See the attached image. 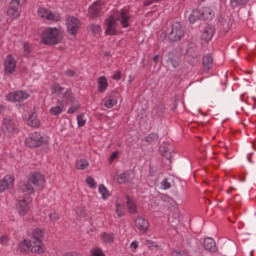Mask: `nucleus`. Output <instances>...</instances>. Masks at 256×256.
Masks as SVG:
<instances>
[{"instance_id": "nucleus-22", "label": "nucleus", "mask_w": 256, "mask_h": 256, "mask_svg": "<svg viewBox=\"0 0 256 256\" xmlns=\"http://www.w3.org/2000/svg\"><path fill=\"white\" fill-rule=\"evenodd\" d=\"M132 174H133V171L131 170L124 171L118 176L117 178L118 183H120V185H123L124 183H131V181L133 180V177H131Z\"/></svg>"}, {"instance_id": "nucleus-12", "label": "nucleus", "mask_w": 256, "mask_h": 256, "mask_svg": "<svg viewBox=\"0 0 256 256\" xmlns=\"http://www.w3.org/2000/svg\"><path fill=\"white\" fill-rule=\"evenodd\" d=\"M64 93L70 94V99H68V102H66V105H71V107L68 109L67 113L70 115H73V113H77L81 109V104H79V100L73 96V92L71 90H67Z\"/></svg>"}, {"instance_id": "nucleus-33", "label": "nucleus", "mask_w": 256, "mask_h": 256, "mask_svg": "<svg viewBox=\"0 0 256 256\" xmlns=\"http://www.w3.org/2000/svg\"><path fill=\"white\" fill-rule=\"evenodd\" d=\"M87 167H89V161L85 159H80L76 161V169H78L79 171H84V169H87Z\"/></svg>"}, {"instance_id": "nucleus-9", "label": "nucleus", "mask_w": 256, "mask_h": 256, "mask_svg": "<svg viewBox=\"0 0 256 256\" xmlns=\"http://www.w3.org/2000/svg\"><path fill=\"white\" fill-rule=\"evenodd\" d=\"M218 27L221 35L228 33L231 27H233V18L229 15L221 16L218 21Z\"/></svg>"}, {"instance_id": "nucleus-36", "label": "nucleus", "mask_w": 256, "mask_h": 256, "mask_svg": "<svg viewBox=\"0 0 256 256\" xmlns=\"http://www.w3.org/2000/svg\"><path fill=\"white\" fill-rule=\"evenodd\" d=\"M98 191L102 195L103 199H108L109 197H111V193H109V190L103 184L99 185Z\"/></svg>"}, {"instance_id": "nucleus-5", "label": "nucleus", "mask_w": 256, "mask_h": 256, "mask_svg": "<svg viewBox=\"0 0 256 256\" xmlns=\"http://www.w3.org/2000/svg\"><path fill=\"white\" fill-rule=\"evenodd\" d=\"M183 37H185V28H183V25L179 22L174 23L168 34L169 41H171V43H176L177 41H181Z\"/></svg>"}, {"instance_id": "nucleus-24", "label": "nucleus", "mask_w": 256, "mask_h": 256, "mask_svg": "<svg viewBox=\"0 0 256 256\" xmlns=\"http://www.w3.org/2000/svg\"><path fill=\"white\" fill-rule=\"evenodd\" d=\"M200 15L202 19L211 21L215 17V12L210 7H203L200 9Z\"/></svg>"}, {"instance_id": "nucleus-63", "label": "nucleus", "mask_w": 256, "mask_h": 256, "mask_svg": "<svg viewBox=\"0 0 256 256\" xmlns=\"http://www.w3.org/2000/svg\"><path fill=\"white\" fill-rule=\"evenodd\" d=\"M234 189H235V188L230 187V188L227 190L228 195H231V191H233Z\"/></svg>"}, {"instance_id": "nucleus-26", "label": "nucleus", "mask_w": 256, "mask_h": 256, "mask_svg": "<svg viewBox=\"0 0 256 256\" xmlns=\"http://www.w3.org/2000/svg\"><path fill=\"white\" fill-rule=\"evenodd\" d=\"M166 63L168 67H173V69H177V67H179V60L177 59V56L173 55V53H168Z\"/></svg>"}, {"instance_id": "nucleus-61", "label": "nucleus", "mask_w": 256, "mask_h": 256, "mask_svg": "<svg viewBox=\"0 0 256 256\" xmlns=\"http://www.w3.org/2000/svg\"><path fill=\"white\" fill-rule=\"evenodd\" d=\"M152 61L155 63V65H157L159 63V55H155Z\"/></svg>"}, {"instance_id": "nucleus-50", "label": "nucleus", "mask_w": 256, "mask_h": 256, "mask_svg": "<svg viewBox=\"0 0 256 256\" xmlns=\"http://www.w3.org/2000/svg\"><path fill=\"white\" fill-rule=\"evenodd\" d=\"M162 186L164 189H171V183H169V179L165 178L162 181Z\"/></svg>"}, {"instance_id": "nucleus-30", "label": "nucleus", "mask_w": 256, "mask_h": 256, "mask_svg": "<svg viewBox=\"0 0 256 256\" xmlns=\"http://www.w3.org/2000/svg\"><path fill=\"white\" fill-rule=\"evenodd\" d=\"M127 202V208L129 213H131L132 215H135V213H137V205L135 204V201H133V199H131L129 196L126 197Z\"/></svg>"}, {"instance_id": "nucleus-18", "label": "nucleus", "mask_w": 256, "mask_h": 256, "mask_svg": "<svg viewBox=\"0 0 256 256\" xmlns=\"http://www.w3.org/2000/svg\"><path fill=\"white\" fill-rule=\"evenodd\" d=\"M4 67L6 73H15V69H17V62L15 61V58L11 55H8L5 60Z\"/></svg>"}, {"instance_id": "nucleus-13", "label": "nucleus", "mask_w": 256, "mask_h": 256, "mask_svg": "<svg viewBox=\"0 0 256 256\" xmlns=\"http://www.w3.org/2000/svg\"><path fill=\"white\" fill-rule=\"evenodd\" d=\"M26 99H29V94L23 90L11 92L8 95V101H11L12 103H22V101H25Z\"/></svg>"}, {"instance_id": "nucleus-39", "label": "nucleus", "mask_w": 256, "mask_h": 256, "mask_svg": "<svg viewBox=\"0 0 256 256\" xmlns=\"http://www.w3.org/2000/svg\"><path fill=\"white\" fill-rule=\"evenodd\" d=\"M114 239L115 238L113 237V234L105 232L102 234V240L104 241V243H113Z\"/></svg>"}, {"instance_id": "nucleus-53", "label": "nucleus", "mask_w": 256, "mask_h": 256, "mask_svg": "<svg viewBox=\"0 0 256 256\" xmlns=\"http://www.w3.org/2000/svg\"><path fill=\"white\" fill-rule=\"evenodd\" d=\"M118 155H119V152H117V151L113 152L108 159L109 163H112L113 161H115V159H117Z\"/></svg>"}, {"instance_id": "nucleus-60", "label": "nucleus", "mask_w": 256, "mask_h": 256, "mask_svg": "<svg viewBox=\"0 0 256 256\" xmlns=\"http://www.w3.org/2000/svg\"><path fill=\"white\" fill-rule=\"evenodd\" d=\"M130 247H131V249H138V247H139V243H137V242H132L131 244H130Z\"/></svg>"}, {"instance_id": "nucleus-19", "label": "nucleus", "mask_w": 256, "mask_h": 256, "mask_svg": "<svg viewBox=\"0 0 256 256\" xmlns=\"http://www.w3.org/2000/svg\"><path fill=\"white\" fill-rule=\"evenodd\" d=\"M135 226L137 227V229H139L141 233H147L149 229V221H147V219H145L144 217H138L135 220Z\"/></svg>"}, {"instance_id": "nucleus-27", "label": "nucleus", "mask_w": 256, "mask_h": 256, "mask_svg": "<svg viewBox=\"0 0 256 256\" xmlns=\"http://www.w3.org/2000/svg\"><path fill=\"white\" fill-rule=\"evenodd\" d=\"M27 125L37 128L40 125L39 119H37V113L33 112L27 119Z\"/></svg>"}, {"instance_id": "nucleus-58", "label": "nucleus", "mask_w": 256, "mask_h": 256, "mask_svg": "<svg viewBox=\"0 0 256 256\" xmlns=\"http://www.w3.org/2000/svg\"><path fill=\"white\" fill-rule=\"evenodd\" d=\"M67 77H75V70H68L65 72Z\"/></svg>"}, {"instance_id": "nucleus-51", "label": "nucleus", "mask_w": 256, "mask_h": 256, "mask_svg": "<svg viewBox=\"0 0 256 256\" xmlns=\"http://www.w3.org/2000/svg\"><path fill=\"white\" fill-rule=\"evenodd\" d=\"M77 215H80V217H87V212L83 208H77L76 209Z\"/></svg>"}, {"instance_id": "nucleus-20", "label": "nucleus", "mask_w": 256, "mask_h": 256, "mask_svg": "<svg viewBox=\"0 0 256 256\" xmlns=\"http://www.w3.org/2000/svg\"><path fill=\"white\" fill-rule=\"evenodd\" d=\"M203 247L206 251H209V253H216L217 251V243H215V240L211 237L204 239Z\"/></svg>"}, {"instance_id": "nucleus-6", "label": "nucleus", "mask_w": 256, "mask_h": 256, "mask_svg": "<svg viewBox=\"0 0 256 256\" xmlns=\"http://www.w3.org/2000/svg\"><path fill=\"white\" fill-rule=\"evenodd\" d=\"M47 141V138L43 137L39 132H34L30 137L26 138L25 143L31 149H37V147L45 145Z\"/></svg>"}, {"instance_id": "nucleus-54", "label": "nucleus", "mask_w": 256, "mask_h": 256, "mask_svg": "<svg viewBox=\"0 0 256 256\" xmlns=\"http://www.w3.org/2000/svg\"><path fill=\"white\" fill-rule=\"evenodd\" d=\"M8 241H9V237L7 235L1 236L0 245H7Z\"/></svg>"}, {"instance_id": "nucleus-28", "label": "nucleus", "mask_w": 256, "mask_h": 256, "mask_svg": "<svg viewBox=\"0 0 256 256\" xmlns=\"http://www.w3.org/2000/svg\"><path fill=\"white\" fill-rule=\"evenodd\" d=\"M26 249L32 253H43V242H32L31 247H26Z\"/></svg>"}, {"instance_id": "nucleus-34", "label": "nucleus", "mask_w": 256, "mask_h": 256, "mask_svg": "<svg viewBox=\"0 0 256 256\" xmlns=\"http://www.w3.org/2000/svg\"><path fill=\"white\" fill-rule=\"evenodd\" d=\"M87 29L92 35H99L101 33V25L99 24H90Z\"/></svg>"}, {"instance_id": "nucleus-52", "label": "nucleus", "mask_w": 256, "mask_h": 256, "mask_svg": "<svg viewBox=\"0 0 256 256\" xmlns=\"http://www.w3.org/2000/svg\"><path fill=\"white\" fill-rule=\"evenodd\" d=\"M50 221H59V214L56 212H53L49 214Z\"/></svg>"}, {"instance_id": "nucleus-40", "label": "nucleus", "mask_w": 256, "mask_h": 256, "mask_svg": "<svg viewBox=\"0 0 256 256\" xmlns=\"http://www.w3.org/2000/svg\"><path fill=\"white\" fill-rule=\"evenodd\" d=\"M117 105V100L113 98H109L105 101L104 106L107 107V109H111Z\"/></svg>"}, {"instance_id": "nucleus-64", "label": "nucleus", "mask_w": 256, "mask_h": 256, "mask_svg": "<svg viewBox=\"0 0 256 256\" xmlns=\"http://www.w3.org/2000/svg\"><path fill=\"white\" fill-rule=\"evenodd\" d=\"M247 147L248 149H251V147H253V144H249Z\"/></svg>"}, {"instance_id": "nucleus-2", "label": "nucleus", "mask_w": 256, "mask_h": 256, "mask_svg": "<svg viewBox=\"0 0 256 256\" xmlns=\"http://www.w3.org/2000/svg\"><path fill=\"white\" fill-rule=\"evenodd\" d=\"M45 183V176L41 173H34L29 178L26 184L22 186V191L27 195L35 193V187H41Z\"/></svg>"}, {"instance_id": "nucleus-11", "label": "nucleus", "mask_w": 256, "mask_h": 256, "mask_svg": "<svg viewBox=\"0 0 256 256\" xmlns=\"http://www.w3.org/2000/svg\"><path fill=\"white\" fill-rule=\"evenodd\" d=\"M32 201L33 200L28 196H26L25 198L20 199L18 201V203L16 204V209H17L19 215L23 216V215H27V213H29V209H30L29 204Z\"/></svg>"}, {"instance_id": "nucleus-37", "label": "nucleus", "mask_w": 256, "mask_h": 256, "mask_svg": "<svg viewBox=\"0 0 256 256\" xmlns=\"http://www.w3.org/2000/svg\"><path fill=\"white\" fill-rule=\"evenodd\" d=\"M168 223H170L172 227H177V225H179V213H174L173 217L168 218Z\"/></svg>"}, {"instance_id": "nucleus-57", "label": "nucleus", "mask_w": 256, "mask_h": 256, "mask_svg": "<svg viewBox=\"0 0 256 256\" xmlns=\"http://www.w3.org/2000/svg\"><path fill=\"white\" fill-rule=\"evenodd\" d=\"M116 214L118 215V217H123L125 214H123V212H121V210H119V204H116Z\"/></svg>"}, {"instance_id": "nucleus-8", "label": "nucleus", "mask_w": 256, "mask_h": 256, "mask_svg": "<svg viewBox=\"0 0 256 256\" xmlns=\"http://www.w3.org/2000/svg\"><path fill=\"white\" fill-rule=\"evenodd\" d=\"M66 26L69 35H77L79 28L81 27V21L75 18V16H68L66 18Z\"/></svg>"}, {"instance_id": "nucleus-17", "label": "nucleus", "mask_w": 256, "mask_h": 256, "mask_svg": "<svg viewBox=\"0 0 256 256\" xmlns=\"http://www.w3.org/2000/svg\"><path fill=\"white\" fill-rule=\"evenodd\" d=\"M214 35H215V26L209 24L204 28L201 35V39L206 43H209V41L213 39Z\"/></svg>"}, {"instance_id": "nucleus-16", "label": "nucleus", "mask_w": 256, "mask_h": 256, "mask_svg": "<svg viewBox=\"0 0 256 256\" xmlns=\"http://www.w3.org/2000/svg\"><path fill=\"white\" fill-rule=\"evenodd\" d=\"M103 7V2H94L92 6L89 7L88 13L91 19H97L101 15V9Z\"/></svg>"}, {"instance_id": "nucleus-21", "label": "nucleus", "mask_w": 256, "mask_h": 256, "mask_svg": "<svg viewBox=\"0 0 256 256\" xmlns=\"http://www.w3.org/2000/svg\"><path fill=\"white\" fill-rule=\"evenodd\" d=\"M13 181L15 179L12 176H5L2 181H0V193H3L6 189H11L13 187Z\"/></svg>"}, {"instance_id": "nucleus-49", "label": "nucleus", "mask_w": 256, "mask_h": 256, "mask_svg": "<svg viewBox=\"0 0 256 256\" xmlns=\"http://www.w3.org/2000/svg\"><path fill=\"white\" fill-rule=\"evenodd\" d=\"M232 7H237L238 5H244L247 3V0H230Z\"/></svg>"}, {"instance_id": "nucleus-47", "label": "nucleus", "mask_w": 256, "mask_h": 256, "mask_svg": "<svg viewBox=\"0 0 256 256\" xmlns=\"http://www.w3.org/2000/svg\"><path fill=\"white\" fill-rule=\"evenodd\" d=\"M77 121H78V127H85V123H87V120H85L83 114H80L77 116Z\"/></svg>"}, {"instance_id": "nucleus-41", "label": "nucleus", "mask_w": 256, "mask_h": 256, "mask_svg": "<svg viewBox=\"0 0 256 256\" xmlns=\"http://www.w3.org/2000/svg\"><path fill=\"white\" fill-rule=\"evenodd\" d=\"M24 55L25 57H30L31 55V44L24 42L23 43Z\"/></svg>"}, {"instance_id": "nucleus-62", "label": "nucleus", "mask_w": 256, "mask_h": 256, "mask_svg": "<svg viewBox=\"0 0 256 256\" xmlns=\"http://www.w3.org/2000/svg\"><path fill=\"white\" fill-rule=\"evenodd\" d=\"M103 55H104V57H111V52H109V51H104V52H103Z\"/></svg>"}, {"instance_id": "nucleus-14", "label": "nucleus", "mask_w": 256, "mask_h": 256, "mask_svg": "<svg viewBox=\"0 0 256 256\" xmlns=\"http://www.w3.org/2000/svg\"><path fill=\"white\" fill-rule=\"evenodd\" d=\"M117 21H119L124 29L130 26L129 21H131V14L129 10L123 8L120 10Z\"/></svg>"}, {"instance_id": "nucleus-3", "label": "nucleus", "mask_w": 256, "mask_h": 256, "mask_svg": "<svg viewBox=\"0 0 256 256\" xmlns=\"http://www.w3.org/2000/svg\"><path fill=\"white\" fill-rule=\"evenodd\" d=\"M69 99H71L70 93H63L61 98L57 100V106H53L50 108V115L57 117V115H61L63 111H65V107L67 103H69Z\"/></svg>"}, {"instance_id": "nucleus-35", "label": "nucleus", "mask_w": 256, "mask_h": 256, "mask_svg": "<svg viewBox=\"0 0 256 256\" xmlns=\"http://www.w3.org/2000/svg\"><path fill=\"white\" fill-rule=\"evenodd\" d=\"M203 65L206 69H211V65H213V56L211 54H207L203 57Z\"/></svg>"}, {"instance_id": "nucleus-44", "label": "nucleus", "mask_w": 256, "mask_h": 256, "mask_svg": "<svg viewBox=\"0 0 256 256\" xmlns=\"http://www.w3.org/2000/svg\"><path fill=\"white\" fill-rule=\"evenodd\" d=\"M189 55H191L192 59H199L201 57V53H199L197 50L190 48L188 50Z\"/></svg>"}, {"instance_id": "nucleus-55", "label": "nucleus", "mask_w": 256, "mask_h": 256, "mask_svg": "<svg viewBox=\"0 0 256 256\" xmlns=\"http://www.w3.org/2000/svg\"><path fill=\"white\" fill-rule=\"evenodd\" d=\"M161 0H145L144 5L145 7H149V5H153V3H159Z\"/></svg>"}, {"instance_id": "nucleus-15", "label": "nucleus", "mask_w": 256, "mask_h": 256, "mask_svg": "<svg viewBox=\"0 0 256 256\" xmlns=\"http://www.w3.org/2000/svg\"><path fill=\"white\" fill-rule=\"evenodd\" d=\"M106 35H116L117 34V20L115 17L110 16L108 19L105 20Z\"/></svg>"}, {"instance_id": "nucleus-32", "label": "nucleus", "mask_w": 256, "mask_h": 256, "mask_svg": "<svg viewBox=\"0 0 256 256\" xmlns=\"http://www.w3.org/2000/svg\"><path fill=\"white\" fill-rule=\"evenodd\" d=\"M199 19H202L201 10L195 9L194 11H192V13L189 16V22L196 23V21H199Z\"/></svg>"}, {"instance_id": "nucleus-43", "label": "nucleus", "mask_w": 256, "mask_h": 256, "mask_svg": "<svg viewBox=\"0 0 256 256\" xmlns=\"http://www.w3.org/2000/svg\"><path fill=\"white\" fill-rule=\"evenodd\" d=\"M157 139H159V136L155 133H151L145 138V141L147 143H153V141H157Z\"/></svg>"}, {"instance_id": "nucleus-59", "label": "nucleus", "mask_w": 256, "mask_h": 256, "mask_svg": "<svg viewBox=\"0 0 256 256\" xmlns=\"http://www.w3.org/2000/svg\"><path fill=\"white\" fill-rule=\"evenodd\" d=\"M26 0H11L10 3L14 4V5H21V3H25Z\"/></svg>"}, {"instance_id": "nucleus-56", "label": "nucleus", "mask_w": 256, "mask_h": 256, "mask_svg": "<svg viewBox=\"0 0 256 256\" xmlns=\"http://www.w3.org/2000/svg\"><path fill=\"white\" fill-rule=\"evenodd\" d=\"M112 79H114L115 81H120L121 71H116L115 74L112 76Z\"/></svg>"}, {"instance_id": "nucleus-31", "label": "nucleus", "mask_w": 256, "mask_h": 256, "mask_svg": "<svg viewBox=\"0 0 256 256\" xmlns=\"http://www.w3.org/2000/svg\"><path fill=\"white\" fill-rule=\"evenodd\" d=\"M51 91L53 95H57V97H59L58 99H61V97H63L61 94L65 91V88L61 87L59 84H53L51 86Z\"/></svg>"}, {"instance_id": "nucleus-46", "label": "nucleus", "mask_w": 256, "mask_h": 256, "mask_svg": "<svg viewBox=\"0 0 256 256\" xmlns=\"http://www.w3.org/2000/svg\"><path fill=\"white\" fill-rule=\"evenodd\" d=\"M162 157H164V159L166 161H168L169 165H171V163H173L172 159V155L171 152L164 150V152L162 153Z\"/></svg>"}, {"instance_id": "nucleus-48", "label": "nucleus", "mask_w": 256, "mask_h": 256, "mask_svg": "<svg viewBox=\"0 0 256 256\" xmlns=\"http://www.w3.org/2000/svg\"><path fill=\"white\" fill-rule=\"evenodd\" d=\"M91 256H105L101 248H96L91 251Z\"/></svg>"}, {"instance_id": "nucleus-23", "label": "nucleus", "mask_w": 256, "mask_h": 256, "mask_svg": "<svg viewBox=\"0 0 256 256\" xmlns=\"http://www.w3.org/2000/svg\"><path fill=\"white\" fill-rule=\"evenodd\" d=\"M7 15L11 17V19H17L19 15H21V11L19 10V5L17 4H12L10 2V5L7 10Z\"/></svg>"}, {"instance_id": "nucleus-45", "label": "nucleus", "mask_w": 256, "mask_h": 256, "mask_svg": "<svg viewBox=\"0 0 256 256\" xmlns=\"http://www.w3.org/2000/svg\"><path fill=\"white\" fill-rule=\"evenodd\" d=\"M86 183L90 187V189H95V187H97V183H95V179H93V177L91 176L87 177Z\"/></svg>"}, {"instance_id": "nucleus-1", "label": "nucleus", "mask_w": 256, "mask_h": 256, "mask_svg": "<svg viewBox=\"0 0 256 256\" xmlns=\"http://www.w3.org/2000/svg\"><path fill=\"white\" fill-rule=\"evenodd\" d=\"M62 40L63 35H61V31L57 28L47 27L41 34V43L43 45H58Z\"/></svg>"}, {"instance_id": "nucleus-29", "label": "nucleus", "mask_w": 256, "mask_h": 256, "mask_svg": "<svg viewBox=\"0 0 256 256\" xmlns=\"http://www.w3.org/2000/svg\"><path fill=\"white\" fill-rule=\"evenodd\" d=\"M225 256H233L237 253V246L235 244L226 245L223 249Z\"/></svg>"}, {"instance_id": "nucleus-4", "label": "nucleus", "mask_w": 256, "mask_h": 256, "mask_svg": "<svg viewBox=\"0 0 256 256\" xmlns=\"http://www.w3.org/2000/svg\"><path fill=\"white\" fill-rule=\"evenodd\" d=\"M30 240H24L19 244V249L23 253V251H27V249H23V247H31L33 243H43V230L35 229L30 235Z\"/></svg>"}, {"instance_id": "nucleus-10", "label": "nucleus", "mask_w": 256, "mask_h": 256, "mask_svg": "<svg viewBox=\"0 0 256 256\" xmlns=\"http://www.w3.org/2000/svg\"><path fill=\"white\" fill-rule=\"evenodd\" d=\"M38 16L41 17V19H47V21H53L54 23L61 21V15L53 13L51 10L43 7L38 9Z\"/></svg>"}, {"instance_id": "nucleus-42", "label": "nucleus", "mask_w": 256, "mask_h": 256, "mask_svg": "<svg viewBox=\"0 0 256 256\" xmlns=\"http://www.w3.org/2000/svg\"><path fill=\"white\" fill-rule=\"evenodd\" d=\"M155 112L158 114L159 117L165 115V105L159 104L155 108Z\"/></svg>"}, {"instance_id": "nucleus-7", "label": "nucleus", "mask_w": 256, "mask_h": 256, "mask_svg": "<svg viewBox=\"0 0 256 256\" xmlns=\"http://www.w3.org/2000/svg\"><path fill=\"white\" fill-rule=\"evenodd\" d=\"M2 131L6 137H11V135H15V133H17V124H15V121L9 117L4 118Z\"/></svg>"}, {"instance_id": "nucleus-38", "label": "nucleus", "mask_w": 256, "mask_h": 256, "mask_svg": "<svg viewBox=\"0 0 256 256\" xmlns=\"http://www.w3.org/2000/svg\"><path fill=\"white\" fill-rule=\"evenodd\" d=\"M144 245H146L148 249H151L152 251H157L159 249V245L152 240H145Z\"/></svg>"}, {"instance_id": "nucleus-25", "label": "nucleus", "mask_w": 256, "mask_h": 256, "mask_svg": "<svg viewBox=\"0 0 256 256\" xmlns=\"http://www.w3.org/2000/svg\"><path fill=\"white\" fill-rule=\"evenodd\" d=\"M107 87H109V83L107 82V77L101 76L98 78V91L99 93H105L107 91Z\"/></svg>"}]
</instances>
